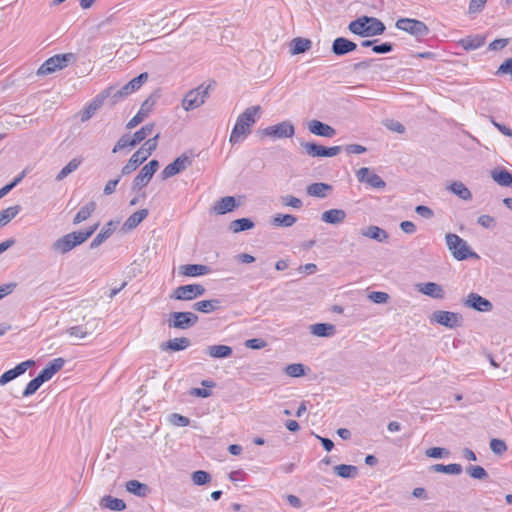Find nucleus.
<instances>
[{
  "label": "nucleus",
  "instance_id": "nucleus-35",
  "mask_svg": "<svg viewBox=\"0 0 512 512\" xmlns=\"http://www.w3.org/2000/svg\"><path fill=\"white\" fill-rule=\"evenodd\" d=\"M152 105L148 100L144 101L138 113L127 123V128L132 129L140 124L150 113Z\"/></svg>",
  "mask_w": 512,
  "mask_h": 512
},
{
  "label": "nucleus",
  "instance_id": "nucleus-58",
  "mask_svg": "<svg viewBox=\"0 0 512 512\" xmlns=\"http://www.w3.org/2000/svg\"><path fill=\"white\" fill-rule=\"evenodd\" d=\"M43 383L41 382L40 378H38L37 376L32 379L25 387L22 395L23 397H29L31 395H33L39 388L40 386L42 385Z\"/></svg>",
  "mask_w": 512,
  "mask_h": 512
},
{
  "label": "nucleus",
  "instance_id": "nucleus-40",
  "mask_svg": "<svg viewBox=\"0 0 512 512\" xmlns=\"http://www.w3.org/2000/svg\"><path fill=\"white\" fill-rule=\"evenodd\" d=\"M83 159L81 157L73 158L65 165L56 175V181L64 180L68 175L76 171L81 165Z\"/></svg>",
  "mask_w": 512,
  "mask_h": 512
},
{
  "label": "nucleus",
  "instance_id": "nucleus-55",
  "mask_svg": "<svg viewBox=\"0 0 512 512\" xmlns=\"http://www.w3.org/2000/svg\"><path fill=\"white\" fill-rule=\"evenodd\" d=\"M136 143L133 140L132 136L130 135H123L120 137V139L116 142L115 146L113 147L112 152L117 153L118 151L125 149L127 147H135Z\"/></svg>",
  "mask_w": 512,
  "mask_h": 512
},
{
  "label": "nucleus",
  "instance_id": "nucleus-47",
  "mask_svg": "<svg viewBox=\"0 0 512 512\" xmlns=\"http://www.w3.org/2000/svg\"><path fill=\"white\" fill-rule=\"evenodd\" d=\"M449 189L462 200H470L472 198L470 190L462 182H453Z\"/></svg>",
  "mask_w": 512,
  "mask_h": 512
},
{
  "label": "nucleus",
  "instance_id": "nucleus-59",
  "mask_svg": "<svg viewBox=\"0 0 512 512\" xmlns=\"http://www.w3.org/2000/svg\"><path fill=\"white\" fill-rule=\"evenodd\" d=\"M169 421L171 424L177 427H185L190 424V419L188 417L180 415L178 413H172L169 416Z\"/></svg>",
  "mask_w": 512,
  "mask_h": 512
},
{
  "label": "nucleus",
  "instance_id": "nucleus-61",
  "mask_svg": "<svg viewBox=\"0 0 512 512\" xmlns=\"http://www.w3.org/2000/svg\"><path fill=\"white\" fill-rule=\"evenodd\" d=\"M368 298L377 304L386 303L389 299V295L386 292L373 291L368 295Z\"/></svg>",
  "mask_w": 512,
  "mask_h": 512
},
{
  "label": "nucleus",
  "instance_id": "nucleus-60",
  "mask_svg": "<svg viewBox=\"0 0 512 512\" xmlns=\"http://www.w3.org/2000/svg\"><path fill=\"white\" fill-rule=\"evenodd\" d=\"M490 449L492 450L493 453L497 455H502L503 453L506 452L507 445L503 440L494 438L490 441Z\"/></svg>",
  "mask_w": 512,
  "mask_h": 512
},
{
  "label": "nucleus",
  "instance_id": "nucleus-20",
  "mask_svg": "<svg viewBox=\"0 0 512 512\" xmlns=\"http://www.w3.org/2000/svg\"><path fill=\"white\" fill-rule=\"evenodd\" d=\"M485 42V35L475 34L468 35L467 37L460 39L457 42V45L461 46L466 51H471L482 47L485 44Z\"/></svg>",
  "mask_w": 512,
  "mask_h": 512
},
{
  "label": "nucleus",
  "instance_id": "nucleus-17",
  "mask_svg": "<svg viewBox=\"0 0 512 512\" xmlns=\"http://www.w3.org/2000/svg\"><path fill=\"white\" fill-rule=\"evenodd\" d=\"M98 326V320L92 319L90 321H87L83 325H77L70 327L66 330V333H68L71 337H75L78 339H84L87 336L91 335Z\"/></svg>",
  "mask_w": 512,
  "mask_h": 512
},
{
  "label": "nucleus",
  "instance_id": "nucleus-19",
  "mask_svg": "<svg viewBox=\"0 0 512 512\" xmlns=\"http://www.w3.org/2000/svg\"><path fill=\"white\" fill-rule=\"evenodd\" d=\"M356 48L357 44L355 42L344 37H338L332 43V52L336 56H343L354 51Z\"/></svg>",
  "mask_w": 512,
  "mask_h": 512
},
{
  "label": "nucleus",
  "instance_id": "nucleus-32",
  "mask_svg": "<svg viewBox=\"0 0 512 512\" xmlns=\"http://www.w3.org/2000/svg\"><path fill=\"white\" fill-rule=\"evenodd\" d=\"M310 332L318 337H331L335 334L336 329L330 323H317L310 326Z\"/></svg>",
  "mask_w": 512,
  "mask_h": 512
},
{
  "label": "nucleus",
  "instance_id": "nucleus-12",
  "mask_svg": "<svg viewBox=\"0 0 512 512\" xmlns=\"http://www.w3.org/2000/svg\"><path fill=\"white\" fill-rule=\"evenodd\" d=\"M356 178L360 183H365L375 189H384L386 187L385 181L367 167H362L357 170Z\"/></svg>",
  "mask_w": 512,
  "mask_h": 512
},
{
  "label": "nucleus",
  "instance_id": "nucleus-31",
  "mask_svg": "<svg viewBox=\"0 0 512 512\" xmlns=\"http://www.w3.org/2000/svg\"><path fill=\"white\" fill-rule=\"evenodd\" d=\"M221 307V301L218 299L201 300L193 304V309L202 313H212Z\"/></svg>",
  "mask_w": 512,
  "mask_h": 512
},
{
  "label": "nucleus",
  "instance_id": "nucleus-62",
  "mask_svg": "<svg viewBox=\"0 0 512 512\" xmlns=\"http://www.w3.org/2000/svg\"><path fill=\"white\" fill-rule=\"evenodd\" d=\"M496 75H506L510 74L512 78V58L506 59L497 69Z\"/></svg>",
  "mask_w": 512,
  "mask_h": 512
},
{
  "label": "nucleus",
  "instance_id": "nucleus-13",
  "mask_svg": "<svg viewBox=\"0 0 512 512\" xmlns=\"http://www.w3.org/2000/svg\"><path fill=\"white\" fill-rule=\"evenodd\" d=\"M191 162L192 161L188 156L182 154L163 169V171L161 172V178L163 180H166L168 178L175 176L176 174L184 171L188 166H190Z\"/></svg>",
  "mask_w": 512,
  "mask_h": 512
},
{
  "label": "nucleus",
  "instance_id": "nucleus-3",
  "mask_svg": "<svg viewBox=\"0 0 512 512\" xmlns=\"http://www.w3.org/2000/svg\"><path fill=\"white\" fill-rule=\"evenodd\" d=\"M445 241L448 250L456 260L463 261L469 258H479L477 253L472 251L468 243L457 234L447 233Z\"/></svg>",
  "mask_w": 512,
  "mask_h": 512
},
{
  "label": "nucleus",
  "instance_id": "nucleus-57",
  "mask_svg": "<svg viewBox=\"0 0 512 512\" xmlns=\"http://www.w3.org/2000/svg\"><path fill=\"white\" fill-rule=\"evenodd\" d=\"M281 203L284 206L292 207L294 209H301L303 206V202L300 198H297L292 195H285L281 197Z\"/></svg>",
  "mask_w": 512,
  "mask_h": 512
},
{
  "label": "nucleus",
  "instance_id": "nucleus-53",
  "mask_svg": "<svg viewBox=\"0 0 512 512\" xmlns=\"http://www.w3.org/2000/svg\"><path fill=\"white\" fill-rule=\"evenodd\" d=\"M191 479L195 485L202 486L211 481V475L204 470H197L192 473Z\"/></svg>",
  "mask_w": 512,
  "mask_h": 512
},
{
  "label": "nucleus",
  "instance_id": "nucleus-2",
  "mask_svg": "<svg viewBox=\"0 0 512 512\" xmlns=\"http://www.w3.org/2000/svg\"><path fill=\"white\" fill-rule=\"evenodd\" d=\"M97 227L98 224H95L85 231L68 233L54 241L51 245V250L55 254L64 255L88 240L94 234Z\"/></svg>",
  "mask_w": 512,
  "mask_h": 512
},
{
  "label": "nucleus",
  "instance_id": "nucleus-21",
  "mask_svg": "<svg viewBox=\"0 0 512 512\" xmlns=\"http://www.w3.org/2000/svg\"><path fill=\"white\" fill-rule=\"evenodd\" d=\"M365 20H368V16H361L351 21L348 25L349 31L361 37H370V33H367L369 24Z\"/></svg>",
  "mask_w": 512,
  "mask_h": 512
},
{
  "label": "nucleus",
  "instance_id": "nucleus-56",
  "mask_svg": "<svg viewBox=\"0 0 512 512\" xmlns=\"http://www.w3.org/2000/svg\"><path fill=\"white\" fill-rule=\"evenodd\" d=\"M467 473L474 479L484 480L488 478V473L481 466L471 465L467 468Z\"/></svg>",
  "mask_w": 512,
  "mask_h": 512
},
{
  "label": "nucleus",
  "instance_id": "nucleus-30",
  "mask_svg": "<svg viewBox=\"0 0 512 512\" xmlns=\"http://www.w3.org/2000/svg\"><path fill=\"white\" fill-rule=\"evenodd\" d=\"M346 218V212L342 209H330L324 211L321 215V220L329 224H340Z\"/></svg>",
  "mask_w": 512,
  "mask_h": 512
},
{
  "label": "nucleus",
  "instance_id": "nucleus-33",
  "mask_svg": "<svg viewBox=\"0 0 512 512\" xmlns=\"http://www.w3.org/2000/svg\"><path fill=\"white\" fill-rule=\"evenodd\" d=\"M152 177L153 174L143 166L138 175L133 179L132 190L140 191L142 188L147 186Z\"/></svg>",
  "mask_w": 512,
  "mask_h": 512
},
{
  "label": "nucleus",
  "instance_id": "nucleus-64",
  "mask_svg": "<svg viewBox=\"0 0 512 512\" xmlns=\"http://www.w3.org/2000/svg\"><path fill=\"white\" fill-rule=\"evenodd\" d=\"M487 0H470L468 12L470 14L479 13L483 10Z\"/></svg>",
  "mask_w": 512,
  "mask_h": 512
},
{
  "label": "nucleus",
  "instance_id": "nucleus-11",
  "mask_svg": "<svg viewBox=\"0 0 512 512\" xmlns=\"http://www.w3.org/2000/svg\"><path fill=\"white\" fill-rule=\"evenodd\" d=\"M295 133L294 125L290 121H283L276 125L268 126L262 130L264 136L275 139L291 138Z\"/></svg>",
  "mask_w": 512,
  "mask_h": 512
},
{
  "label": "nucleus",
  "instance_id": "nucleus-36",
  "mask_svg": "<svg viewBox=\"0 0 512 512\" xmlns=\"http://www.w3.org/2000/svg\"><path fill=\"white\" fill-rule=\"evenodd\" d=\"M100 505L112 511H123L126 508V503L122 499L114 498L110 495L102 497Z\"/></svg>",
  "mask_w": 512,
  "mask_h": 512
},
{
  "label": "nucleus",
  "instance_id": "nucleus-25",
  "mask_svg": "<svg viewBox=\"0 0 512 512\" xmlns=\"http://www.w3.org/2000/svg\"><path fill=\"white\" fill-rule=\"evenodd\" d=\"M237 206L238 204L233 196H225L215 203L213 210L216 214L223 215L233 211Z\"/></svg>",
  "mask_w": 512,
  "mask_h": 512
},
{
  "label": "nucleus",
  "instance_id": "nucleus-54",
  "mask_svg": "<svg viewBox=\"0 0 512 512\" xmlns=\"http://www.w3.org/2000/svg\"><path fill=\"white\" fill-rule=\"evenodd\" d=\"M286 375L290 377H301L305 375V366L301 363L289 364L285 367Z\"/></svg>",
  "mask_w": 512,
  "mask_h": 512
},
{
  "label": "nucleus",
  "instance_id": "nucleus-26",
  "mask_svg": "<svg viewBox=\"0 0 512 512\" xmlns=\"http://www.w3.org/2000/svg\"><path fill=\"white\" fill-rule=\"evenodd\" d=\"M180 274L187 277L203 276L210 272V268L202 264H186L179 268Z\"/></svg>",
  "mask_w": 512,
  "mask_h": 512
},
{
  "label": "nucleus",
  "instance_id": "nucleus-8",
  "mask_svg": "<svg viewBox=\"0 0 512 512\" xmlns=\"http://www.w3.org/2000/svg\"><path fill=\"white\" fill-rule=\"evenodd\" d=\"M431 320L449 329L459 327L463 323V316L460 313L450 311H435Z\"/></svg>",
  "mask_w": 512,
  "mask_h": 512
},
{
  "label": "nucleus",
  "instance_id": "nucleus-48",
  "mask_svg": "<svg viewBox=\"0 0 512 512\" xmlns=\"http://www.w3.org/2000/svg\"><path fill=\"white\" fill-rule=\"evenodd\" d=\"M365 21L369 24V30L367 33H370V37L378 36L384 33L385 25L378 18L368 16V20Z\"/></svg>",
  "mask_w": 512,
  "mask_h": 512
},
{
  "label": "nucleus",
  "instance_id": "nucleus-6",
  "mask_svg": "<svg viewBox=\"0 0 512 512\" xmlns=\"http://www.w3.org/2000/svg\"><path fill=\"white\" fill-rule=\"evenodd\" d=\"M198 320V316L193 312H171L167 324L170 328L186 330L195 326Z\"/></svg>",
  "mask_w": 512,
  "mask_h": 512
},
{
  "label": "nucleus",
  "instance_id": "nucleus-15",
  "mask_svg": "<svg viewBox=\"0 0 512 512\" xmlns=\"http://www.w3.org/2000/svg\"><path fill=\"white\" fill-rule=\"evenodd\" d=\"M34 364H35V362L33 360H26V361H23V362L19 363L18 365H16L13 369H10V370L4 372L0 376V385L1 386L6 385L10 381L21 376L22 374H24L27 371V369L34 366Z\"/></svg>",
  "mask_w": 512,
  "mask_h": 512
},
{
  "label": "nucleus",
  "instance_id": "nucleus-24",
  "mask_svg": "<svg viewBox=\"0 0 512 512\" xmlns=\"http://www.w3.org/2000/svg\"><path fill=\"white\" fill-rule=\"evenodd\" d=\"M149 212L147 209H140L131 214L122 226L124 232H128L136 228L147 216Z\"/></svg>",
  "mask_w": 512,
  "mask_h": 512
},
{
  "label": "nucleus",
  "instance_id": "nucleus-16",
  "mask_svg": "<svg viewBox=\"0 0 512 512\" xmlns=\"http://www.w3.org/2000/svg\"><path fill=\"white\" fill-rule=\"evenodd\" d=\"M464 305L479 312H490L493 308L492 303L488 299L477 293H470L464 301Z\"/></svg>",
  "mask_w": 512,
  "mask_h": 512
},
{
  "label": "nucleus",
  "instance_id": "nucleus-5",
  "mask_svg": "<svg viewBox=\"0 0 512 512\" xmlns=\"http://www.w3.org/2000/svg\"><path fill=\"white\" fill-rule=\"evenodd\" d=\"M395 26L416 38H423L429 34L428 26L417 19L400 18L396 21Z\"/></svg>",
  "mask_w": 512,
  "mask_h": 512
},
{
  "label": "nucleus",
  "instance_id": "nucleus-41",
  "mask_svg": "<svg viewBox=\"0 0 512 512\" xmlns=\"http://www.w3.org/2000/svg\"><path fill=\"white\" fill-rule=\"evenodd\" d=\"M96 209V203L94 201H90L86 203L84 206L80 208L73 219V224H80L81 222L87 220L91 214Z\"/></svg>",
  "mask_w": 512,
  "mask_h": 512
},
{
  "label": "nucleus",
  "instance_id": "nucleus-50",
  "mask_svg": "<svg viewBox=\"0 0 512 512\" xmlns=\"http://www.w3.org/2000/svg\"><path fill=\"white\" fill-rule=\"evenodd\" d=\"M254 227V223L249 218H240L232 221L230 223V229L234 233H238L241 231L249 230Z\"/></svg>",
  "mask_w": 512,
  "mask_h": 512
},
{
  "label": "nucleus",
  "instance_id": "nucleus-45",
  "mask_svg": "<svg viewBox=\"0 0 512 512\" xmlns=\"http://www.w3.org/2000/svg\"><path fill=\"white\" fill-rule=\"evenodd\" d=\"M334 472L341 478H355L358 474V469L354 465L340 464L334 467Z\"/></svg>",
  "mask_w": 512,
  "mask_h": 512
},
{
  "label": "nucleus",
  "instance_id": "nucleus-29",
  "mask_svg": "<svg viewBox=\"0 0 512 512\" xmlns=\"http://www.w3.org/2000/svg\"><path fill=\"white\" fill-rule=\"evenodd\" d=\"M115 230V224L113 221H109L101 231L96 235V237L90 243V248L95 249L99 247L105 240H107L113 231Z\"/></svg>",
  "mask_w": 512,
  "mask_h": 512
},
{
  "label": "nucleus",
  "instance_id": "nucleus-63",
  "mask_svg": "<svg viewBox=\"0 0 512 512\" xmlns=\"http://www.w3.org/2000/svg\"><path fill=\"white\" fill-rule=\"evenodd\" d=\"M267 342L261 338H252L245 341V346L250 349H262L266 347Z\"/></svg>",
  "mask_w": 512,
  "mask_h": 512
},
{
  "label": "nucleus",
  "instance_id": "nucleus-52",
  "mask_svg": "<svg viewBox=\"0 0 512 512\" xmlns=\"http://www.w3.org/2000/svg\"><path fill=\"white\" fill-rule=\"evenodd\" d=\"M159 137L160 134L157 133L154 137L146 140L144 144L139 148V150L144 153V156L148 158L153 153V151L156 150Z\"/></svg>",
  "mask_w": 512,
  "mask_h": 512
},
{
  "label": "nucleus",
  "instance_id": "nucleus-38",
  "mask_svg": "<svg viewBox=\"0 0 512 512\" xmlns=\"http://www.w3.org/2000/svg\"><path fill=\"white\" fill-rule=\"evenodd\" d=\"M125 487L129 493L138 497H146L149 492L148 486L138 480H129L126 482Z\"/></svg>",
  "mask_w": 512,
  "mask_h": 512
},
{
  "label": "nucleus",
  "instance_id": "nucleus-1",
  "mask_svg": "<svg viewBox=\"0 0 512 512\" xmlns=\"http://www.w3.org/2000/svg\"><path fill=\"white\" fill-rule=\"evenodd\" d=\"M261 111L262 108L259 105L250 106L237 117L229 137L231 144L242 142L251 133L252 127L261 116Z\"/></svg>",
  "mask_w": 512,
  "mask_h": 512
},
{
  "label": "nucleus",
  "instance_id": "nucleus-4",
  "mask_svg": "<svg viewBox=\"0 0 512 512\" xmlns=\"http://www.w3.org/2000/svg\"><path fill=\"white\" fill-rule=\"evenodd\" d=\"M76 61L74 53L56 54L48 58L38 69V75H48L65 68L69 63Z\"/></svg>",
  "mask_w": 512,
  "mask_h": 512
},
{
  "label": "nucleus",
  "instance_id": "nucleus-22",
  "mask_svg": "<svg viewBox=\"0 0 512 512\" xmlns=\"http://www.w3.org/2000/svg\"><path fill=\"white\" fill-rule=\"evenodd\" d=\"M418 291L434 299H443L445 297L444 289L435 282H427L418 286Z\"/></svg>",
  "mask_w": 512,
  "mask_h": 512
},
{
  "label": "nucleus",
  "instance_id": "nucleus-7",
  "mask_svg": "<svg viewBox=\"0 0 512 512\" xmlns=\"http://www.w3.org/2000/svg\"><path fill=\"white\" fill-rule=\"evenodd\" d=\"M205 288L201 284H188L178 286L173 290L170 295L171 299L190 301L202 296L205 293Z\"/></svg>",
  "mask_w": 512,
  "mask_h": 512
},
{
  "label": "nucleus",
  "instance_id": "nucleus-43",
  "mask_svg": "<svg viewBox=\"0 0 512 512\" xmlns=\"http://www.w3.org/2000/svg\"><path fill=\"white\" fill-rule=\"evenodd\" d=\"M297 222V217L291 214H276L271 224L277 227H291Z\"/></svg>",
  "mask_w": 512,
  "mask_h": 512
},
{
  "label": "nucleus",
  "instance_id": "nucleus-49",
  "mask_svg": "<svg viewBox=\"0 0 512 512\" xmlns=\"http://www.w3.org/2000/svg\"><path fill=\"white\" fill-rule=\"evenodd\" d=\"M19 205L8 207L0 212V227L7 225L20 212Z\"/></svg>",
  "mask_w": 512,
  "mask_h": 512
},
{
  "label": "nucleus",
  "instance_id": "nucleus-23",
  "mask_svg": "<svg viewBox=\"0 0 512 512\" xmlns=\"http://www.w3.org/2000/svg\"><path fill=\"white\" fill-rule=\"evenodd\" d=\"M144 153L139 149L133 153L128 162L122 167L121 175H129L134 172L145 160Z\"/></svg>",
  "mask_w": 512,
  "mask_h": 512
},
{
  "label": "nucleus",
  "instance_id": "nucleus-51",
  "mask_svg": "<svg viewBox=\"0 0 512 512\" xmlns=\"http://www.w3.org/2000/svg\"><path fill=\"white\" fill-rule=\"evenodd\" d=\"M154 127V123H149L144 125L140 130L136 131L132 135V138L135 141L136 145L144 141L148 136H150L154 130Z\"/></svg>",
  "mask_w": 512,
  "mask_h": 512
},
{
  "label": "nucleus",
  "instance_id": "nucleus-14",
  "mask_svg": "<svg viewBox=\"0 0 512 512\" xmlns=\"http://www.w3.org/2000/svg\"><path fill=\"white\" fill-rule=\"evenodd\" d=\"M147 80L148 73H141L137 77L130 80L121 89L117 90V92L113 95V98L115 100H118L119 98H123L130 95L131 93L137 91Z\"/></svg>",
  "mask_w": 512,
  "mask_h": 512
},
{
  "label": "nucleus",
  "instance_id": "nucleus-27",
  "mask_svg": "<svg viewBox=\"0 0 512 512\" xmlns=\"http://www.w3.org/2000/svg\"><path fill=\"white\" fill-rule=\"evenodd\" d=\"M361 235L380 243L386 242L389 238V234L384 229L375 225H370L367 228L362 229Z\"/></svg>",
  "mask_w": 512,
  "mask_h": 512
},
{
  "label": "nucleus",
  "instance_id": "nucleus-10",
  "mask_svg": "<svg viewBox=\"0 0 512 512\" xmlns=\"http://www.w3.org/2000/svg\"><path fill=\"white\" fill-rule=\"evenodd\" d=\"M301 146L311 157H334L342 150L341 146L324 147L313 142H303L301 143Z\"/></svg>",
  "mask_w": 512,
  "mask_h": 512
},
{
  "label": "nucleus",
  "instance_id": "nucleus-9",
  "mask_svg": "<svg viewBox=\"0 0 512 512\" xmlns=\"http://www.w3.org/2000/svg\"><path fill=\"white\" fill-rule=\"evenodd\" d=\"M207 95L208 88L202 89V87H198L197 89L189 91L182 101L183 109L186 111H190L200 107L204 104Z\"/></svg>",
  "mask_w": 512,
  "mask_h": 512
},
{
  "label": "nucleus",
  "instance_id": "nucleus-46",
  "mask_svg": "<svg viewBox=\"0 0 512 512\" xmlns=\"http://www.w3.org/2000/svg\"><path fill=\"white\" fill-rule=\"evenodd\" d=\"M492 178L500 186L512 187V174L507 170L493 171Z\"/></svg>",
  "mask_w": 512,
  "mask_h": 512
},
{
  "label": "nucleus",
  "instance_id": "nucleus-34",
  "mask_svg": "<svg viewBox=\"0 0 512 512\" xmlns=\"http://www.w3.org/2000/svg\"><path fill=\"white\" fill-rule=\"evenodd\" d=\"M206 354L212 358H228L232 355V348L228 345H210L206 348Z\"/></svg>",
  "mask_w": 512,
  "mask_h": 512
},
{
  "label": "nucleus",
  "instance_id": "nucleus-18",
  "mask_svg": "<svg viewBox=\"0 0 512 512\" xmlns=\"http://www.w3.org/2000/svg\"><path fill=\"white\" fill-rule=\"evenodd\" d=\"M308 129L312 134L321 137L332 138L336 135V130L332 126L319 120H311L308 123Z\"/></svg>",
  "mask_w": 512,
  "mask_h": 512
},
{
  "label": "nucleus",
  "instance_id": "nucleus-28",
  "mask_svg": "<svg viewBox=\"0 0 512 512\" xmlns=\"http://www.w3.org/2000/svg\"><path fill=\"white\" fill-rule=\"evenodd\" d=\"M191 345V341L187 337H180V338H174L170 339L166 342H163L161 344V349L163 351L165 350H171V351H182L188 348Z\"/></svg>",
  "mask_w": 512,
  "mask_h": 512
},
{
  "label": "nucleus",
  "instance_id": "nucleus-39",
  "mask_svg": "<svg viewBox=\"0 0 512 512\" xmlns=\"http://www.w3.org/2000/svg\"><path fill=\"white\" fill-rule=\"evenodd\" d=\"M332 186L326 183L317 182L307 186V194L313 197L325 198L326 192L330 191Z\"/></svg>",
  "mask_w": 512,
  "mask_h": 512
},
{
  "label": "nucleus",
  "instance_id": "nucleus-37",
  "mask_svg": "<svg viewBox=\"0 0 512 512\" xmlns=\"http://www.w3.org/2000/svg\"><path fill=\"white\" fill-rule=\"evenodd\" d=\"M103 100H104V97L103 96H97L95 97L87 106L86 108L82 111L81 113V121L82 122H85L87 120H89L95 113L98 109H100V107L102 106L103 104Z\"/></svg>",
  "mask_w": 512,
  "mask_h": 512
},
{
  "label": "nucleus",
  "instance_id": "nucleus-44",
  "mask_svg": "<svg viewBox=\"0 0 512 512\" xmlns=\"http://www.w3.org/2000/svg\"><path fill=\"white\" fill-rule=\"evenodd\" d=\"M431 470L438 473H446L452 475H458L462 473V466L457 463H452L448 465L443 464H434L431 466Z\"/></svg>",
  "mask_w": 512,
  "mask_h": 512
},
{
  "label": "nucleus",
  "instance_id": "nucleus-42",
  "mask_svg": "<svg viewBox=\"0 0 512 512\" xmlns=\"http://www.w3.org/2000/svg\"><path fill=\"white\" fill-rule=\"evenodd\" d=\"M312 46L309 39L297 37L291 41V54L297 55L306 52Z\"/></svg>",
  "mask_w": 512,
  "mask_h": 512
}]
</instances>
